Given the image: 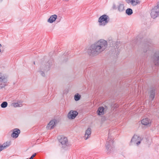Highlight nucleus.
Here are the masks:
<instances>
[{"mask_svg": "<svg viewBox=\"0 0 159 159\" xmlns=\"http://www.w3.org/2000/svg\"><path fill=\"white\" fill-rule=\"evenodd\" d=\"M107 46V42L103 39H101L95 42L90 47L88 53L91 56L98 55L104 51Z\"/></svg>", "mask_w": 159, "mask_h": 159, "instance_id": "1", "label": "nucleus"}, {"mask_svg": "<svg viewBox=\"0 0 159 159\" xmlns=\"http://www.w3.org/2000/svg\"><path fill=\"white\" fill-rule=\"evenodd\" d=\"M109 17L108 16L105 14L102 15L98 18V22H99V25L105 26L109 22Z\"/></svg>", "mask_w": 159, "mask_h": 159, "instance_id": "2", "label": "nucleus"}, {"mask_svg": "<svg viewBox=\"0 0 159 159\" xmlns=\"http://www.w3.org/2000/svg\"><path fill=\"white\" fill-rule=\"evenodd\" d=\"M150 15L152 18L153 19L159 16V2L151 10Z\"/></svg>", "mask_w": 159, "mask_h": 159, "instance_id": "3", "label": "nucleus"}, {"mask_svg": "<svg viewBox=\"0 0 159 159\" xmlns=\"http://www.w3.org/2000/svg\"><path fill=\"white\" fill-rule=\"evenodd\" d=\"M113 140L111 139H108L107 141L105 147L107 153L112 152L114 150V146L113 145Z\"/></svg>", "mask_w": 159, "mask_h": 159, "instance_id": "4", "label": "nucleus"}, {"mask_svg": "<svg viewBox=\"0 0 159 159\" xmlns=\"http://www.w3.org/2000/svg\"><path fill=\"white\" fill-rule=\"evenodd\" d=\"M152 60L155 65L159 66V51L154 53L152 57Z\"/></svg>", "mask_w": 159, "mask_h": 159, "instance_id": "5", "label": "nucleus"}, {"mask_svg": "<svg viewBox=\"0 0 159 159\" xmlns=\"http://www.w3.org/2000/svg\"><path fill=\"white\" fill-rule=\"evenodd\" d=\"M59 142L61 144L62 147L65 148L68 145V139L66 137L62 136L58 138Z\"/></svg>", "mask_w": 159, "mask_h": 159, "instance_id": "6", "label": "nucleus"}, {"mask_svg": "<svg viewBox=\"0 0 159 159\" xmlns=\"http://www.w3.org/2000/svg\"><path fill=\"white\" fill-rule=\"evenodd\" d=\"M141 138L136 135H134L132 138L130 145L132 143L134 144H136L137 145H138L141 143Z\"/></svg>", "mask_w": 159, "mask_h": 159, "instance_id": "7", "label": "nucleus"}, {"mask_svg": "<svg viewBox=\"0 0 159 159\" xmlns=\"http://www.w3.org/2000/svg\"><path fill=\"white\" fill-rule=\"evenodd\" d=\"M78 114L77 111H70L68 113L67 117L69 119H75Z\"/></svg>", "mask_w": 159, "mask_h": 159, "instance_id": "8", "label": "nucleus"}, {"mask_svg": "<svg viewBox=\"0 0 159 159\" xmlns=\"http://www.w3.org/2000/svg\"><path fill=\"white\" fill-rule=\"evenodd\" d=\"M57 122V121L55 119L51 120L47 125L46 126L47 129H53L55 126Z\"/></svg>", "mask_w": 159, "mask_h": 159, "instance_id": "9", "label": "nucleus"}, {"mask_svg": "<svg viewBox=\"0 0 159 159\" xmlns=\"http://www.w3.org/2000/svg\"><path fill=\"white\" fill-rule=\"evenodd\" d=\"M141 122L144 125L150 126L151 125L152 120L149 118H146L142 120L141 121Z\"/></svg>", "mask_w": 159, "mask_h": 159, "instance_id": "10", "label": "nucleus"}, {"mask_svg": "<svg viewBox=\"0 0 159 159\" xmlns=\"http://www.w3.org/2000/svg\"><path fill=\"white\" fill-rule=\"evenodd\" d=\"M3 82L4 84H1V85H0V89H2L5 86L6 84H5L7 82V80L5 77L4 76H2L1 74L0 73V82Z\"/></svg>", "mask_w": 159, "mask_h": 159, "instance_id": "11", "label": "nucleus"}, {"mask_svg": "<svg viewBox=\"0 0 159 159\" xmlns=\"http://www.w3.org/2000/svg\"><path fill=\"white\" fill-rule=\"evenodd\" d=\"M20 133V129L17 128L13 130V133L11 134V136L13 138H17Z\"/></svg>", "mask_w": 159, "mask_h": 159, "instance_id": "12", "label": "nucleus"}, {"mask_svg": "<svg viewBox=\"0 0 159 159\" xmlns=\"http://www.w3.org/2000/svg\"><path fill=\"white\" fill-rule=\"evenodd\" d=\"M126 1L128 3L133 6H136L140 3L139 0H126Z\"/></svg>", "mask_w": 159, "mask_h": 159, "instance_id": "13", "label": "nucleus"}, {"mask_svg": "<svg viewBox=\"0 0 159 159\" xmlns=\"http://www.w3.org/2000/svg\"><path fill=\"white\" fill-rule=\"evenodd\" d=\"M91 134V129L90 128H88L86 130L85 132L84 138L85 140H87L89 138H90Z\"/></svg>", "mask_w": 159, "mask_h": 159, "instance_id": "14", "label": "nucleus"}, {"mask_svg": "<svg viewBox=\"0 0 159 159\" xmlns=\"http://www.w3.org/2000/svg\"><path fill=\"white\" fill-rule=\"evenodd\" d=\"M57 18V16L56 15H52L48 20V21L50 23H52Z\"/></svg>", "mask_w": 159, "mask_h": 159, "instance_id": "15", "label": "nucleus"}, {"mask_svg": "<svg viewBox=\"0 0 159 159\" xmlns=\"http://www.w3.org/2000/svg\"><path fill=\"white\" fill-rule=\"evenodd\" d=\"M10 142H6L4 143L2 145H0V152L5 148L6 147L9 146L10 145Z\"/></svg>", "mask_w": 159, "mask_h": 159, "instance_id": "16", "label": "nucleus"}, {"mask_svg": "<svg viewBox=\"0 0 159 159\" xmlns=\"http://www.w3.org/2000/svg\"><path fill=\"white\" fill-rule=\"evenodd\" d=\"M151 44L150 43H146L144 47L143 52H146L148 50H150L151 49Z\"/></svg>", "mask_w": 159, "mask_h": 159, "instance_id": "17", "label": "nucleus"}, {"mask_svg": "<svg viewBox=\"0 0 159 159\" xmlns=\"http://www.w3.org/2000/svg\"><path fill=\"white\" fill-rule=\"evenodd\" d=\"M117 8L119 12H122L125 10L124 5L122 3H119Z\"/></svg>", "mask_w": 159, "mask_h": 159, "instance_id": "18", "label": "nucleus"}, {"mask_svg": "<svg viewBox=\"0 0 159 159\" xmlns=\"http://www.w3.org/2000/svg\"><path fill=\"white\" fill-rule=\"evenodd\" d=\"M52 62H51L50 61H49L47 63L46 65V67L44 69L43 68H42V69H43L44 70H48L50 69V67L52 66ZM42 68H43V67H41Z\"/></svg>", "mask_w": 159, "mask_h": 159, "instance_id": "19", "label": "nucleus"}, {"mask_svg": "<svg viewBox=\"0 0 159 159\" xmlns=\"http://www.w3.org/2000/svg\"><path fill=\"white\" fill-rule=\"evenodd\" d=\"M104 109L103 107H100L98 109L97 113L99 115H102L104 114Z\"/></svg>", "mask_w": 159, "mask_h": 159, "instance_id": "20", "label": "nucleus"}, {"mask_svg": "<svg viewBox=\"0 0 159 159\" xmlns=\"http://www.w3.org/2000/svg\"><path fill=\"white\" fill-rule=\"evenodd\" d=\"M155 89H152L150 91V98L153 100L155 97Z\"/></svg>", "mask_w": 159, "mask_h": 159, "instance_id": "21", "label": "nucleus"}, {"mask_svg": "<svg viewBox=\"0 0 159 159\" xmlns=\"http://www.w3.org/2000/svg\"><path fill=\"white\" fill-rule=\"evenodd\" d=\"M126 13L128 15H130L133 13V11L131 8H128L126 10Z\"/></svg>", "mask_w": 159, "mask_h": 159, "instance_id": "22", "label": "nucleus"}, {"mask_svg": "<svg viewBox=\"0 0 159 159\" xmlns=\"http://www.w3.org/2000/svg\"><path fill=\"white\" fill-rule=\"evenodd\" d=\"M80 95H79L78 93H77L75 95L74 98L75 101H77L80 99Z\"/></svg>", "mask_w": 159, "mask_h": 159, "instance_id": "23", "label": "nucleus"}, {"mask_svg": "<svg viewBox=\"0 0 159 159\" xmlns=\"http://www.w3.org/2000/svg\"><path fill=\"white\" fill-rule=\"evenodd\" d=\"M7 103L6 102H3L1 105V107L3 108H6L7 106Z\"/></svg>", "mask_w": 159, "mask_h": 159, "instance_id": "24", "label": "nucleus"}, {"mask_svg": "<svg viewBox=\"0 0 159 159\" xmlns=\"http://www.w3.org/2000/svg\"><path fill=\"white\" fill-rule=\"evenodd\" d=\"M13 106L14 107H20L22 106V104H19L18 103H14L12 104Z\"/></svg>", "mask_w": 159, "mask_h": 159, "instance_id": "25", "label": "nucleus"}, {"mask_svg": "<svg viewBox=\"0 0 159 159\" xmlns=\"http://www.w3.org/2000/svg\"><path fill=\"white\" fill-rule=\"evenodd\" d=\"M112 8L113 9H117V7H116V5L114 4L112 6Z\"/></svg>", "mask_w": 159, "mask_h": 159, "instance_id": "26", "label": "nucleus"}, {"mask_svg": "<svg viewBox=\"0 0 159 159\" xmlns=\"http://www.w3.org/2000/svg\"><path fill=\"white\" fill-rule=\"evenodd\" d=\"M39 72L41 75L43 76H45L44 73L42 71H39Z\"/></svg>", "mask_w": 159, "mask_h": 159, "instance_id": "27", "label": "nucleus"}, {"mask_svg": "<svg viewBox=\"0 0 159 159\" xmlns=\"http://www.w3.org/2000/svg\"><path fill=\"white\" fill-rule=\"evenodd\" d=\"M2 47V45L0 43V48Z\"/></svg>", "mask_w": 159, "mask_h": 159, "instance_id": "28", "label": "nucleus"}, {"mask_svg": "<svg viewBox=\"0 0 159 159\" xmlns=\"http://www.w3.org/2000/svg\"><path fill=\"white\" fill-rule=\"evenodd\" d=\"M33 63H34V65H35V61H34V62H33Z\"/></svg>", "mask_w": 159, "mask_h": 159, "instance_id": "29", "label": "nucleus"}, {"mask_svg": "<svg viewBox=\"0 0 159 159\" xmlns=\"http://www.w3.org/2000/svg\"><path fill=\"white\" fill-rule=\"evenodd\" d=\"M60 19H59V20L58 21V22H59L60 21Z\"/></svg>", "mask_w": 159, "mask_h": 159, "instance_id": "30", "label": "nucleus"}, {"mask_svg": "<svg viewBox=\"0 0 159 159\" xmlns=\"http://www.w3.org/2000/svg\"><path fill=\"white\" fill-rule=\"evenodd\" d=\"M1 52V49H0V52Z\"/></svg>", "mask_w": 159, "mask_h": 159, "instance_id": "31", "label": "nucleus"}]
</instances>
